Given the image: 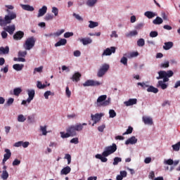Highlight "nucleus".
Listing matches in <instances>:
<instances>
[{
    "label": "nucleus",
    "instance_id": "nucleus-1",
    "mask_svg": "<svg viewBox=\"0 0 180 180\" xmlns=\"http://www.w3.org/2000/svg\"><path fill=\"white\" fill-rule=\"evenodd\" d=\"M13 19H16V13L14 12L5 15L4 18L0 16V26L4 27L12 23Z\"/></svg>",
    "mask_w": 180,
    "mask_h": 180
},
{
    "label": "nucleus",
    "instance_id": "nucleus-2",
    "mask_svg": "<svg viewBox=\"0 0 180 180\" xmlns=\"http://www.w3.org/2000/svg\"><path fill=\"white\" fill-rule=\"evenodd\" d=\"M34 44H36V38L31 37L26 39L23 47L25 50H32L34 47Z\"/></svg>",
    "mask_w": 180,
    "mask_h": 180
},
{
    "label": "nucleus",
    "instance_id": "nucleus-3",
    "mask_svg": "<svg viewBox=\"0 0 180 180\" xmlns=\"http://www.w3.org/2000/svg\"><path fill=\"white\" fill-rule=\"evenodd\" d=\"M117 150V146L115 145V143H112V146L105 147V151L102 153L103 157H109L110 154H113Z\"/></svg>",
    "mask_w": 180,
    "mask_h": 180
},
{
    "label": "nucleus",
    "instance_id": "nucleus-4",
    "mask_svg": "<svg viewBox=\"0 0 180 180\" xmlns=\"http://www.w3.org/2000/svg\"><path fill=\"white\" fill-rule=\"evenodd\" d=\"M106 95L100 96L97 99L98 106H108L110 103V98H108Z\"/></svg>",
    "mask_w": 180,
    "mask_h": 180
},
{
    "label": "nucleus",
    "instance_id": "nucleus-5",
    "mask_svg": "<svg viewBox=\"0 0 180 180\" xmlns=\"http://www.w3.org/2000/svg\"><path fill=\"white\" fill-rule=\"evenodd\" d=\"M159 76L156 77L157 79H162V77H167L168 78H171L174 75V72L172 70H160L158 72Z\"/></svg>",
    "mask_w": 180,
    "mask_h": 180
},
{
    "label": "nucleus",
    "instance_id": "nucleus-6",
    "mask_svg": "<svg viewBox=\"0 0 180 180\" xmlns=\"http://www.w3.org/2000/svg\"><path fill=\"white\" fill-rule=\"evenodd\" d=\"M109 70V65L108 64H104L102 65V67L98 70V73H97V77L98 78L102 77L106 72H108Z\"/></svg>",
    "mask_w": 180,
    "mask_h": 180
},
{
    "label": "nucleus",
    "instance_id": "nucleus-7",
    "mask_svg": "<svg viewBox=\"0 0 180 180\" xmlns=\"http://www.w3.org/2000/svg\"><path fill=\"white\" fill-rule=\"evenodd\" d=\"M101 82L92 79H89L83 84V86H99Z\"/></svg>",
    "mask_w": 180,
    "mask_h": 180
},
{
    "label": "nucleus",
    "instance_id": "nucleus-8",
    "mask_svg": "<svg viewBox=\"0 0 180 180\" xmlns=\"http://www.w3.org/2000/svg\"><path fill=\"white\" fill-rule=\"evenodd\" d=\"M102 116H103V114L102 113H96L95 115L91 114V120H93L94 122L92 126H95V124H96V123H98L101 120V119H102Z\"/></svg>",
    "mask_w": 180,
    "mask_h": 180
},
{
    "label": "nucleus",
    "instance_id": "nucleus-9",
    "mask_svg": "<svg viewBox=\"0 0 180 180\" xmlns=\"http://www.w3.org/2000/svg\"><path fill=\"white\" fill-rule=\"evenodd\" d=\"M112 53H116V48L115 46L110 47V49L107 48L104 50L103 53H102V57L103 56H111Z\"/></svg>",
    "mask_w": 180,
    "mask_h": 180
},
{
    "label": "nucleus",
    "instance_id": "nucleus-10",
    "mask_svg": "<svg viewBox=\"0 0 180 180\" xmlns=\"http://www.w3.org/2000/svg\"><path fill=\"white\" fill-rule=\"evenodd\" d=\"M25 36V32L22 31H18L16 32L13 35V39L14 40H22Z\"/></svg>",
    "mask_w": 180,
    "mask_h": 180
},
{
    "label": "nucleus",
    "instance_id": "nucleus-11",
    "mask_svg": "<svg viewBox=\"0 0 180 180\" xmlns=\"http://www.w3.org/2000/svg\"><path fill=\"white\" fill-rule=\"evenodd\" d=\"M4 30L9 33V34L12 35L15 32V30H16V27H15V25H12L4 27Z\"/></svg>",
    "mask_w": 180,
    "mask_h": 180
},
{
    "label": "nucleus",
    "instance_id": "nucleus-12",
    "mask_svg": "<svg viewBox=\"0 0 180 180\" xmlns=\"http://www.w3.org/2000/svg\"><path fill=\"white\" fill-rule=\"evenodd\" d=\"M8 167L6 165H4L3 167V171L1 175V178H2L4 180H6L8 179V178H9V173H8V171H6Z\"/></svg>",
    "mask_w": 180,
    "mask_h": 180
},
{
    "label": "nucleus",
    "instance_id": "nucleus-13",
    "mask_svg": "<svg viewBox=\"0 0 180 180\" xmlns=\"http://www.w3.org/2000/svg\"><path fill=\"white\" fill-rule=\"evenodd\" d=\"M66 131L70 134L71 137H74V136H77V131H76L75 127H74V125L69 127L66 129Z\"/></svg>",
    "mask_w": 180,
    "mask_h": 180
},
{
    "label": "nucleus",
    "instance_id": "nucleus-14",
    "mask_svg": "<svg viewBox=\"0 0 180 180\" xmlns=\"http://www.w3.org/2000/svg\"><path fill=\"white\" fill-rule=\"evenodd\" d=\"M28 92V98H27V103H30L32 101L34 98L35 91L33 89L27 90Z\"/></svg>",
    "mask_w": 180,
    "mask_h": 180
},
{
    "label": "nucleus",
    "instance_id": "nucleus-15",
    "mask_svg": "<svg viewBox=\"0 0 180 180\" xmlns=\"http://www.w3.org/2000/svg\"><path fill=\"white\" fill-rule=\"evenodd\" d=\"M46 13H47V6H44L41 8L39 10L37 18H41V16H44Z\"/></svg>",
    "mask_w": 180,
    "mask_h": 180
},
{
    "label": "nucleus",
    "instance_id": "nucleus-16",
    "mask_svg": "<svg viewBox=\"0 0 180 180\" xmlns=\"http://www.w3.org/2000/svg\"><path fill=\"white\" fill-rule=\"evenodd\" d=\"M20 6L24 11H27L28 12L34 11V8L29 4H20Z\"/></svg>",
    "mask_w": 180,
    "mask_h": 180
},
{
    "label": "nucleus",
    "instance_id": "nucleus-17",
    "mask_svg": "<svg viewBox=\"0 0 180 180\" xmlns=\"http://www.w3.org/2000/svg\"><path fill=\"white\" fill-rule=\"evenodd\" d=\"M81 77H82L81 73H79V72H77L72 75V77L70 78V79H72V81H73V82H78V81H79Z\"/></svg>",
    "mask_w": 180,
    "mask_h": 180
},
{
    "label": "nucleus",
    "instance_id": "nucleus-18",
    "mask_svg": "<svg viewBox=\"0 0 180 180\" xmlns=\"http://www.w3.org/2000/svg\"><path fill=\"white\" fill-rule=\"evenodd\" d=\"M142 120L145 124H149V126H153V118L150 117H143Z\"/></svg>",
    "mask_w": 180,
    "mask_h": 180
},
{
    "label": "nucleus",
    "instance_id": "nucleus-19",
    "mask_svg": "<svg viewBox=\"0 0 180 180\" xmlns=\"http://www.w3.org/2000/svg\"><path fill=\"white\" fill-rule=\"evenodd\" d=\"M124 103L126 106H133V105H136L137 103V99L129 98L128 101H125Z\"/></svg>",
    "mask_w": 180,
    "mask_h": 180
},
{
    "label": "nucleus",
    "instance_id": "nucleus-20",
    "mask_svg": "<svg viewBox=\"0 0 180 180\" xmlns=\"http://www.w3.org/2000/svg\"><path fill=\"white\" fill-rule=\"evenodd\" d=\"M136 143H137V139L136 136H131L125 141V144L127 146H128V144H136Z\"/></svg>",
    "mask_w": 180,
    "mask_h": 180
},
{
    "label": "nucleus",
    "instance_id": "nucleus-21",
    "mask_svg": "<svg viewBox=\"0 0 180 180\" xmlns=\"http://www.w3.org/2000/svg\"><path fill=\"white\" fill-rule=\"evenodd\" d=\"M70 172H71V167H70V166H67V167H64L60 171V174L62 175H68V174H70Z\"/></svg>",
    "mask_w": 180,
    "mask_h": 180
},
{
    "label": "nucleus",
    "instance_id": "nucleus-22",
    "mask_svg": "<svg viewBox=\"0 0 180 180\" xmlns=\"http://www.w3.org/2000/svg\"><path fill=\"white\" fill-rule=\"evenodd\" d=\"M0 54H9V46H6V47H0Z\"/></svg>",
    "mask_w": 180,
    "mask_h": 180
},
{
    "label": "nucleus",
    "instance_id": "nucleus-23",
    "mask_svg": "<svg viewBox=\"0 0 180 180\" xmlns=\"http://www.w3.org/2000/svg\"><path fill=\"white\" fill-rule=\"evenodd\" d=\"M174 47V42L168 41L165 43V46H163L164 50H169Z\"/></svg>",
    "mask_w": 180,
    "mask_h": 180
},
{
    "label": "nucleus",
    "instance_id": "nucleus-24",
    "mask_svg": "<svg viewBox=\"0 0 180 180\" xmlns=\"http://www.w3.org/2000/svg\"><path fill=\"white\" fill-rule=\"evenodd\" d=\"M84 126H86V123L77 124L74 125L76 131H82V129H84Z\"/></svg>",
    "mask_w": 180,
    "mask_h": 180
},
{
    "label": "nucleus",
    "instance_id": "nucleus-25",
    "mask_svg": "<svg viewBox=\"0 0 180 180\" xmlns=\"http://www.w3.org/2000/svg\"><path fill=\"white\" fill-rule=\"evenodd\" d=\"M67 44V39H61L56 44H55V47H60V46H65Z\"/></svg>",
    "mask_w": 180,
    "mask_h": 180
},
{
    "label": "nucleus",
    "instance_id": "nucleus-26",
    "mask_svg": "<svg viewBox=\"0 0 180 180\" xmlns=\"http://www.w3.org/2000/svg\"><path fill=\"white\" fill-rule=\"evenodd\" d=\"M23 67H25L24 64H15L13 65V70H15V71H22Z\"/></svg>",
    "mask_w": 180,
    "mask_h": 180
},
{
    "label": "nucleus",
    "instance_id": "nucleus-27",
    "mask_svg": "<svg viewBox=\"0 0 180 180\" xmlns=\"http://www.w3.org/2000/svg\"><path fill=\"white\" fill-rule=\"evenodd\" d=\"M80 41L84 46H86V44H91V43H92V39H91V38H83L80 39Z\"/></svg>",
    "mask_w": 180,
    "mask_h": 180
},
{
    "label": "nucleus",
    "instance_id": "nucleus-28",
    "mask_svg": "<svg viewBox=\"0 0 180 180\" xmlns=\"http://www.w3.org/2000/svg\"><path fill=\"white\" fill-rule=\"evenodd\" d=\"M96 158L101 160V162H108V158L101 154L96 155Z\"/></svg>",
    "mask_w": 180,
    "mask_h": 180
},
{
    "label": "nucleus",
    "instance_id": "nucleus-29",
    "mask_svg": "<svg viewBox=\"0 0 180 180\" xmlns=\"http://www.w3.org/2000/svg\"><path fill=\"white\" fill-rule=\"evenodd\" d=\"M148 92H153V94H158V89L154 86H148L147 89Z\"/></svg>",
    "mask_w": 180,
    "mask_h": 180
},
{
    "label": "nucleus",
    "instance_id": "nucleus-30",
    "mask_svg": "<svg viewBox=\"0 0 180 180\" xmlns=\"http://www.w3.org/2000/svg\"><path fill=\"white\" fill-rule=\"evenodd\" d=\"M163 22L164 20H162L161 17H156V18L153 20V25H161Z\"/></svg>",
    "mask_w": 180,
    "mask_h": 180
},
{
    "label": "nucleus",
    "instance_id": "nucleus-31",
    "mask_svg": "<svg viewBox=\"0 0 180 180\" xmlns=\"http://www.w3.org/2000/svg\"><path fill=\"white\" fill-rule=\"evenodd\" d=\"M144 15L148 19H153V18H154V16H155V13H153L152 11H146V12H145Z\"/></svg>",
    "mask_w": 180,
    "mask_h": 180
},
{
    "label": "nucleus",
    "instance_id": "nucleus-32",
    "mask_svg": "<svg viewBox=\"0 0 180 180\" xmlns=\"http://www.w3.org/2000/svg\"><path fill=\"white\" fill-rule=\"evenodd\" d=\"M98 2V0H87L86 5L87 6H90V8H92V6H95V4Z\"/></svg>",
    "mask_w": 180,
    "mask_h": 180
},
{
    "label": "nucleus",
    "instance_id": "nucleus-33",
    "mask_svg": "<svg viewBox=\"0 0 180 180\" xmlns=\"http://www.w3.org/2000/svg\"><path fill=\"white\" fill-rule=\"evenodd\" d=\"M21 93L22 89L20 87H17L13 89V95H15V96H19Z\"/></svg>",
    "mask_w": 180,
    "mask_h": 180
},
{
    "label": "nucleus",
    "instance_id": "nucleus-34",
    "mask_svg": "<svg viewBox=\"0 0 180 180\" xmlns=\"http://www.w3.org/2000/svg\"><path fill=\"white\" fill-rule=\"evenodd\" d=\"M5 153L4 158L6 160H9L11 158V155H12V153H11V150L9 149H5Z\"/></svg>",
    "mask_w": 180,
    "mask_h": 180
},
{
    "label": "nucleus",
    "instance_id": "nucleus-35",
    "mask_svg": "<svg viewBox=\"0 0 180 180\" xmlns=\"http://www.w3.org/2000/svg\"><path fill=\"white\" fill-rule=\"evenodd\" d=\"M99 26V23L98 22L89 21V27L90 29H94V27H98Z\"/></svg>",
    "mask_w": 180,
    "mask_h": 180
},
{
    "label": "nucleus",
    "instance_id": "nucleus-36",
    "mask_svg": "<svg viewBox=\"0 0 180 180\" xmlns=\"http://www.w3.org/2000/svg\"><path fill=\"white\" fill-rule=\"evenodd\" d=\"M144 44H146V41H144V39L141 38L137 41V46L139 47H143L144 46Z\"/></svg>",
    "mask_w": 180,
    "mask_h": 180
},
{
    "label": "nucleus",
    "instance_id": "nucleus-37",
    "mask_svg": "<svg viewBox=\"0 0 180 180\" xmlns=\"http://www.w3.org/2000/svg\"><path fill=\"white\" fill-rule=\"evenodd\" d=\"M158 86H160L162 89H167V88H168V85L165 84L162 80L158 81Z\"/></svg>",
    "mask_w": 180,
    "mask_h": 180
},
{
    "label": "nucleus",
    "instance_id": "nucleus-38",
    "mask_svg": "<svg viewBox=\"0 0 180 180\" xmlns=\"http://www.w3.org/2000/svg\"><path fill=\"white\" fill-rule=\"evenodd\" d=\"M40 130L42 131L43 136H46L47 135V126H41L40 127Z\"/></svg>",
    "mask_w": 180,
    "mask_h": 180
},
{
    "label": "nucleus",
    "instance_id": "nucleus-39",
    "mask_svg": "<svg viewBox=\"0 0 180 180\" xmlns=\"http://www.w3.org/2000/svg\"><path fill=\"white\" fill-rule=\"evenodd\" d=\"M60 136L62 139H68V137H71V134L70 132H60Z\"/></svg>",
    "mask_w": 180,
    "mask_h": 180
},
{
    "label": "nucleus",
    "instance_id": "nucleus-40",
    "mask_svg": "<svg viewBox=\"0 0 180 180\" xmlns=\"http://www.w3.org/2000/svg\"><path fill=\"white\" fill-rule=\"evenodd\" d=\"M139 56V52L138 51H134V52H131L127 57L129 58H134V57H137Z\"/></svg>",
    "mask_w": 180,
    "mask_h": 180
},
{
    "label": "nucleus",
    "instance_id": "nucleus-41",
    "mask_svg": "<svg viewBox=\"0 0 180 180\" xmlns=\"http://www.w3.org/2000/svg\"><path fill=\"white\" fill-rule=\"evenodd\" d=\"M172 148L174 151H179L180 150V142H178L177 143L172 145Z\"/></svg>",
    "mask_w": 180,
    "mask_h": 180
},
{
    "label": "nucleus",
    "instance_id": "nucleus-42",
    "mask_svg": "<svg viewBox=\"0 0 180 180\" xmlns=\"http://www.w3.org/2000/svg\"><path fill=\"white\" fill-rule=\"evenodd\" d=\"M119 162H122V158L116 157L114 158L113 165H117Z\"/></svg>",
    "mask_w": 180,
    "mask_h": 180
},
{
    "label": "nucleus",
    "instance_id": "nucleus-43",
    "mask_svg": "<svg viewBox=\"0 0 180 180\" xmlns=\"http://www.w3.org/2000/svg\"><path fill=\"white\" fill-rule=\"evenodd\" d=\"M37 86L39 88V89H44V88H46L47 86L41 84V82H37Z\"/></svg>",
    "mask_w": 180,
    "mask_h": 180
},
{
    "label": "nucleus",
    "instance_id": "nucleus-44",
    "mask_svg": "<svg viewBox=\"0 0 180 180\" xmlns=\"http://www.w3.org/2000/svg\"><path fill=\"white\" fill-rule=\"evenodd\" d=\"M133 133V127H129L127 131L123 134V136H126V134H131Z\"/></svg>",
    "mask_w": 180,
    "mask_h": 180
},
{
    "label": "nucleus",
    "instance_id": "nucleus-45",
    "mask_svg": "<svg viewBox=\"0 0 180 180\" xmlns=\"http://www.w3.org/2000/svg\"><path fill=\"white\" fill-rule=\"evenodd\" d=\"M137 86H141V88H143V89H146V88H148V85L146 84L144 82H142V83L141 82H138Z\"/></svg>",
    "mask_w": 180,
    "mask_h": 180
},
{
    "label": "nucleus",
    "instance_id": "nucleus-46",
    "mask_svg": "<svg viewBox=\"0 0 180 180\" xmlns=\"http://www.w3.org/2000/svg\"><path fill=\"white\" fill-rule=\"evenodd\" d=\"M139 34V32H137V30L131 31L128 34H127V37H129V36H137Z\"/></svg>",
    "mask_w": 180,
    "mask_h": 180
},
{
    "label": "nucleus",
    "instance_id": "nucleus-47",
    "mask_svg": "<svg viewBox=\"0 0 180 180\" xmlns=\"http://www.w3.org/2000/svg\"><path fill=\"white\" fill-rule=\"evenodd\" d=\"M25 121H26V117H25L23 115H19L18 117V122H23Z\"/></svg>",
    "mask_w": 180,
    "mask_h": 180
},
{
    "label": "nucleus",
    "instance_id": "nucleus-48",
    "mask_svg": "<svg viewBox=\"0 0 180 180\" xmlns=\"http://www.w3.org/2000/svg\"><path fill=\"white\" fill-rule=\"evenodd\" d=\"M27 56V51H20L18 52V57H26Z\"/></svg>",
    "mask_w": 180,
    "mask_h": 180
},
{
    "label": "nucleus",
    "instance_id": "nucleus-49",
    "mask_svg": "<svg viewBox=\"0 0 180 180\" xmlns=\"http://www.w3.org/2000/svg\"><path fill=\"white\" fill-rule=\"evenodd\" d=\"M109 115L110 117L111 118L116 117V112L115 111V110H110Z\"/></svg>",
    "mask_w": 180,
    "mask_h": 180
},
{
    "label": "nucleus",
    "instance_id": "nucleus-50",
    "mask_svg": "<svg viewBox=\"0 0 180 180\" xmlns=\"http://www.w3.org/2000/svg\"><path fill=\"white\" fill-rule=\"evenodd\" d=\"M65 160H68V164L70 165V164H71V155L68 153L65 154Z\"/></svg>",
    "mask_w": 180,
    "mask_h": 180
},
{
    "label": "nucleus",
    "instance_id": "nucleus-51",
    "mask_svg": "<svg viewBox=\"0 0 180 180\" xmlns=\"http://www.w3.org/2000/svg\"><path fill=\"white\" fill-rule=\"evenodd\" d=\"M14 61H18L19 63H25L26 61V59L24 58H13Z\"/></svg>",
    "mask_w": 180,
    "mask_h": 180
},
{
    "label": "nucleus",
    "instance_id": "nucleus-52",
    "mask_svg": "<svg viewBox=\"0 0 180 180\" xmlns=\"http://www.w3.org/2000/svg\"><path fill=\"white\" fill-rule=\"evenodd\" d=\"M160 67H161V68H168V67H169V62L166 61L164 63H161Z\"/></svg>",
    "mask_w": 180,
    "mask_h": 180
},
{
    "label": "nucleus",
    "instance_id": "nucleus-53",
    "mask_svg": "<svg viewBox=\"0 0 180 180\" xmlns=\"http://www.w3.org/2000/svg\"><path fill=\"white\" fill-rule=\"evenodd\" d=\"M164 163L167 165H174V160L172 159H169L167 160H165Z\"/></svg>",
    "mask_w": 180,
    "mask_h": 180
},
{
    "label": "nucleus",
    "instance_id": "nucleus-54",
    "mask_svg": "<svg viewBox=\"0 0 180 180\" xmlns=\"http://www.w3.org/2000/svg\"><path fill=\"white\" fill-rule=\"evenodd\" d=\"M43 71V66L35 68L34 69V74H36V72H41Z\"/></svg>",
    "mask_w": 180,
    "mask_h": 180
},
{
    "label": "nucleus",
    "instance_id": "nucleus-55",
    "mask_svg": "<svg viewBox=\"0 0 180 180\" xmlns=\"http://www.w3.org/2000/svg\"><path fill=\"white\" fill-rule=\"evenodd\" d=\"M53 15L52 14H46L44 19L45 20H53Z\"/></svg>",
    "mask_w": 180,
    "mask_h": 180
},
{
    "label": "nucleus",
    "instance_id": "nucleus-56",
    "mask_svg": "<svg viewBox=\"0 0 180 180\" xmlns=\"http://www.w3.org/2000/svg\"><path fill=\"white\" fill-rule=\"evenodd\" d=\"M120 63L124 64V65H127V58L123 56L120 60Z\"/></svg>",
    "mask_w": 180,
    "mask_h": 180
},
{
    "label": "nucleus",
    "instance_id": "nucleus-57",
    "mask_svg": "<svg viewBox=\"0 0 180 180\" xmlns=\"http://www.w3.org/2000/svg\"><path fill=\"white\" fill-rule=\"evenodd\" d=\"M65 94L68 98H71V91H70V88L68 86L65 89Z\"/></svg>",
    "mask_w": 180,
    "mask_h": 180
},
{
    "label": "nucleus",
    "instance_id": "nucleus-58",
    "mask_svg": "<svg viewBox=\"0 0 180 180\" xmlns=\"http://www.w3.org/2000/svg\"><path fill=\"white\" fill-rule=\"evenodd\" d=\"M72 36H74V32H65L64 34V37L65 39H68V37H71Z\"/></svg>",
    "mask_w": 180,
    "mask_h": 180
},
{
    "label": "nucleus",
    "instance_id": "nucleus-59",
    "mask_svg": "<svg viewBox=\"0 0 180 180\" xmlns=\"http://www.w3.org/2000/svg\"><path fill=\"white\" fill-rule=\"evenodd\" d=\"M158 36V32L157 31H152L150 33V37H157Z\"/></svg>",
    "mask_w": 180,
    "mask_h": 180
},
{
    "label": "nucleus",
    "instance_id": "nucleus-60",
    "mask_svg": "<svg viewBox=\"0 0 180 180\" xmlns=\"http://www.w3.org/2000/svg\"><path fill=\"white\" fill-rule=\"evenodd\" d=\"M70 143L72 144H78V143H79V141L78 140V138H73L70 140Z\"/></svg>",
    "mask_w": 180,
    "mask_h": 180
},
{
    "label": "nucleus",
    "instance_id": "nucleus-61",
    "mask_svg": "<svg viewBox=\"0 0 180 180\" xmlns=\"http://www.w3.org/2000/svg\"><path fill=\"white\" fill-rule=\"evenodd\" d=\"M52 13H54L55 16H58V8L57 7L52 8Z\"/></svg>",
    "mask_w": 180,
    "mask_h": 180
},
{
    "label": "nucleus",
    "instance_id": "nucleus-62",
    "mask_svg": "<svg viewBox=\"0 0 180 180\" xmlns=\"http://www.w3.org/2000/svg\"><path fill=\"white\" fill-rule=\"evenodd\" d=\"M14 101H15V99L13 98H8V100L6 102L8 106H11V105H12V103H13Z\"/></svg>",
    "mask_w": 180,
    "mask_h": 180
},
{
    "label": "nucleus",
    "instance_id": "nucleus-63",
    "mask_svg": "<svg viewBox=\"0 0 180 180\" xmlns=\"http://www.w3.org/2000/svg\"><path fill=\"white\" fill-rule=\"evenodd\" d=\"M73 16H74L77 20H81V21L84 20V19L82 18V17H80L79 15H78V14H77V13H73Z\"/></svg>",
    "mask_w": 180,
    "mask_h": 180
},
{
    "label": "nucleus",
    "instance_id": "nucleus-64",
    "mask_svg": "<svg viewBox=\"0 0 180 180\" xmlns=\"http://www.w3.org/2000/svg\"><path fill=\"white\" fill-rule=\"evenodd\" d=\"M13 167H15L16 165H20V160H19L18 159H15L14 161L13 162Z\"/></svg>",
    "mask_w": 180,
    "mask_h": 180
}]
</instances>
